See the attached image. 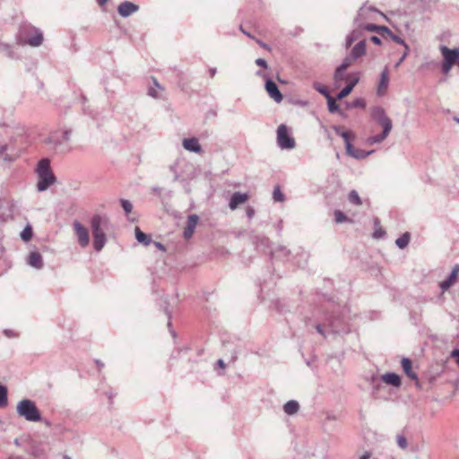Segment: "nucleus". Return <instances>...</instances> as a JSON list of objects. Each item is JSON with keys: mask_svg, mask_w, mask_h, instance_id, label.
I'll return each mask as SVG.
<instances>
[{"mask_svg": "<svg viewBox=\"0 0 459 459\" xmlns=\"http://www.w3.org/2000/svg\"><path fill=\"white\" fill-rule=\"evenodd\" d=\"M148 95L154 98V99H158L160 96L158 94V91L155 88H152L151 87L148 91Z\"/></svg>", "mask_w": 459, "mask_h": 459, "instance_id": "603ef678", "label": "nucleus"}, {"mask_svg": "<svg viewBox=\"0 0 459 459\" xmlns=\"http://www.w3.org/2000/svg\"><path fill=\"white\" fill-rule=\"evenodd\" d=\"M348 199H349L350 203L352 204H355L358 206L362 204V201L356 190H351L350 192Z\"/></svg>", "mask_w": 459, "mask_h": 459, "instance_id": "f704fd0d", "label": "nucleus"}, {"mask_svg": "<svg viewBox=\"0 0 459 459\" xmlns=\"http://www.w3.org/2000/svg\"><path fill=\"white\" fill-rule=\"evenodd\" d=\"M388 37L393 40L394 41L395 43L397 44H400L402 46L404 47L405 49H407V51L410 50L409 48V46L406 44V42L399 36L394 34L392 31H391V34H388Z\"/></svg>", "mask_w": 459, "mask_h": 459, "instance_id": "58836bf2", "label": "nucleus"}, {"mask_svg": "<svg viewBox=\"0 0 459 459\" xmlns=\"http://www.w3.org/2000/svg\"><path fill=\"white\" fill-rule=\"evenodd\" d=\"M313 87L314 89L318 91L319 93H321L323 96L326 98H328L329 96H331V94L329 93V91L328 89L325 87V86H322L321 84H319L318 82H315L313 84Z\"/></svg>", "mask_w": 459, "mask_h": 459, "instance_id": "e433bc0d", "label": "nucleus"}, {"mask_svg": "<svg viewBox=\"0 0 459 459\" xmlns=\"http://www.w3.org/2000/svg\"><path fill=\"white\" fill-rule=\"evenodd\" d=\"M248 199V195L246 193L235 192L230 200L229 206L230 210H235L238 205L245 204Z\"/></svg>", "mask_w": 459, "mask_h": 459, "instance_id": "dca6fc26", "label": "nucleus"}, {"mask_svg": "<svg viewBox=\"0 0 459 459\" xmlns=\"http://www.w3.org/2000/svg\"><path fill=\"white\" fill-rule=\"evenodd\" d=\"M121 205L125 211V212L126 214L130 213L132 212V209H133V204H131L130 201L128 200H126V199H122L121 200Z\"/></svg>", "mask_w": 459, "mask_h": 459, "instance_id": "c03bdc74", "label": "nucleus"}, {"mask_svg": "<svg viewBox=\"0 0 459 459\" xmlns=\"http://www.w3.org/2000/svg\"><path fill=\"white\" fill-rule=\"evenodd\" d=\"M277 143L282 150H290L296 145L294 138L290 136L287 126L283 124L279 126L277 129Z\"/></svg>", "mask_w": 459, "mask_h": 459, "instance_id": "0eeeda50", "label": "nucleus"}, {"mask_svg": "<svg viewBox=\"0 0 459 459\" xmlns=\"http://www.w3.org/2000/svg\"><path fill=\"white\" fill-rule=\"evenodd\" d=\"M366 30L371 32H377L383 38L388 37V34H391V30L388 27L384 25H376V24H368L366 26Z\"/></svg>", "mask_w": 459, "mask_h": 459, "instance_id": "5701e85b", "label": "nucleus"}, {"mask_svg": "<svg viewBox=\"0 0 459 459\" xmlns=\"http://www.w3.org/2000/svg\"><path fill=\"white\" fill-rule=\"evenodd\" d=\"M165 313L169 317L168 327L170 328L171 327V313L167 308L165 309Z\"/></svg>", "mask_w": 459, "mask_h": 459, "instance_id": "bf43d9fd", "label": "nucleus"}, {"mask_svg": "<svg viewBox=\"0 0 459 459\" xmlns=\"http://www.w3.org/2000/svg\"><path fill=\"white\" fill-rule=\"evenodd\" d=\"M256 42H257V43H258V44H259L263 48L267 49V50H270V49H271V48H270V47H269L266 43H264V42L261 41L260 39H256Z\"/></svg>", "mask_w": 459, "mask_h": 459, "instance_id": "13d9d810", "label": "nucleus"}, {"mask_svg": "<svg viewBox=\"0 0 459 459\" xmlns=\"http://www.w3.org/2000/svg\"><path fill=\"white\" fill-rule=\"evenodd\" d=\"M346 152L349 156L357 159V160H362L367 158L368 155L373 153L374 151L365 152L360 149H355L351 142H347Z\"/></svg>", "mask_w": 459, "mask_h": 459, "instance_id": "2eb2a0df", "label": "nucleus"}, {"mask_svg": "<svg viewBox=\"0 0 459 459\" xmlns=\"http://www.w3.org/2000/svg\"><path fill=\"white\" fill-rule=\"evenodd\" d=\"M299 409V403L294 400H290V401L287 402L283 406L284 412L288 415H293V414L297 413Z\"/></svg>", "mask_w": 459, "mask_h": 459, "instance_id": "bb28decb", "label": "nucleus"}, {"mask_svg": "<svg viewBox=\"0 0 459 459\" xmlns=\"http://www.w3.org/2000/svg\"><path fill=\"white\" fill-rule=\"evenodd\" d=\"M369 457H370V454L366 453V454L362 455L359 457V459H369Z\"/></svg>", "mask_w": 459, "mask_h": 459, "instance_id": "e2e57ef3", "label": "nucleus"}, {"mask_svg": "<svg viewBox=\"0 0 459 459\" xmlns=\"http://www.w3.org/2000/svg\"><path fill=\"white\" fill-rule=\"evenodd\" d=\"M334 215H335V221L337 223H342L348 220L347 216L341 211H336Z\"/></svg>", "mask_w": 459, "mask_h": 459, "instance_id": "de8ad7c7", "label": "nucleus"}, {"mask_svg": "<svg viewBox=\"0 0 459 459\" xmlns=\"http://www.w3.org/2000/svg\"><path fill=\"white\" fill-rule=\"evenodd\" d=\"M370 40L376 45H381L382 41L378 36H371Z\"/></svg>", "mask_w": 459, "mask_h": 459, "instance_id": "6e6d98bb", "label": "nucleus"}, {"mask_svg": "<svg viewBox=\"0 0 459 459\" xmlns=\"http://www.w3.org/2000/svg\"><path fill=\"white\" fill-rule=\"evenodd\" d=\"M273 198L275 202H282L284 200V195L278 186L273 190Z\"/></svg>", "mask_w": 459, "mask_h": 459, "instance_id": "79ce46f5", "label": "nucleus"}, {"mask_svg": "<svg viewBox=\"0 0 459 459\" xmlns=\"http://www.w3.org/2000/svg\"><path fill=\"white\" fill-rule=\"evenodd\" d=\"M382 380L393 386L398 387L401 385V377L396 373L389 372L382 376Z\"/></svg>", "mask_w": 459, "mask_h": 459, "instance_id": "b1692460", "label": "nucleus"}, {"mask_svg": "<svg viewBox=\"0 0 459 459\" xmlns=\"http://www.w3.org/2000/svg\"><path fill=\"white\" fill-rule=\"evenodd\" d=\"M410 233L408 232H405L404 234H403L400 238H398L395 241V244L397 245V247L401 249L406 247L409 244V241H410Z\"/></svg>", "mask_w": 459, "mask_h": 459, "instance_id": "c756f323", "label": "nucleus"}, {"mask_svg": "<svg viewBox=\"0 0 459 459\" xmlns=\"http://www.w3.org/2000/svg\"><path fill=\"white\" fill-rule=\"evenodd\" d=\"M457 277V270H453L448 278L440 283V288L443 291L447 290L454 283Z\"/></svg>", "mask_w": 459, "mask_h": 459, "instance_id": "cd10ccee", "label": "nucleus"}, {"mask_svg": "<svg viewBox=\"0 0 459 459\" xmlns=\"http://www.w3.org/2000/svg\"><path fill=\"white\" fill-rule=\"evenodd\" d=\"M135 238L138 242L144 246H148L152 242L151 236L143 233L138 227L135 228Z\"/></svg>", "mask_w": 459, "mask_h": 459, "instance_id": "c85d7f7f", "label": "nucleus"}, {"mask_svg": "<svg viewBox=\"0 0 459 459\" xmlns=\"http://www.w3.org/2000/svg\"><path fill=\"white\" fill-rule=\"evenodd\" d=\"M327 104H328V109L331 113H335L340 110L339 105L336 103V100L332 97L329 96L326 98Z\"/></svg>", "mask_w": 459, "mask_h": 459, "instance_id": "c9c22d12", "label": "nucleus"}, {"mask_svg": "<svg viewBox=\"0 0 459 459\" xmlns=\"http://www.w3.org/2000/svg\"><path fill=\"white\" fill-rule=\"evenodd\" d=\"M0 50L4 52L5 55L10 58H18V56L12 49L11 46L6 43H0Z\"/></svg>", "mask_w": 459, "mask_h": 459, "instance_id": "473e14b6", "label": "nucleus"}, {"mask_svg": "<svg viewBox=\"0 0 459 459\" xmlns=\"http://www.w3.org/2000/svg\"><path fill=\"white\" fill-rule=\"evenodd\" d=\"M345 71L344 69H341V66H338L334 72V74H333V79L335 81V82H339L341 81H343V80H349L350 78H351L350 75L348 76H345Z\"/></svg>", "mask_w": 459, "mask_h": 459, "instance_id": "2f4dec72", "label": "nucleus"}, {"mask_svg": "<svg viewBox=\"0 0 459 459\" xmlns=\"http://www.w3.org/2000/svg\"><path fill=\"white\" fill-rule=\"evenodd\" d=\"M8 149V146L6 144L0 145V159H2L4 161L11 160V157L6 153V151Z\"/></svg>", "mask_w": 459, "mask_h": 459, "instance_id": "37998d69", "label": "nucleus"}, {"mask_svg": "<svg viewBox=\"0 0 459 459\" xmlns=\"http://www.w3.org/2000/svg\"><path fill=\"white\" fill-rule=\"evenodd\" d=\"M8 403V391L7 388L0 385V408L5 407Z\"/></svg>", "mask_w": 459, "mask_h": 459, "instance_id": "7c9ffc66", "label": "nucleus"}, {"mask_svg": "<svg viewBox=\"0 0 459 459\" xmlns=\"http://www.w3.org/2000/svg\"><path fill=\"white\" fill-rule=\"evenodd\" d=\"M73 227L78 240V244L82 247H86L90 243V235L88 229L78 221H74Z\"/></svg>", "mask_w": 459, "mask_h": 459, "instance_id": "1a4fd4ad", "label": "nucleus"}, {"mask_svg": "<svg viewBox=\"0 0 459 459\" xmlns=\"http://www.w3.org/2000/svg\"><path fill=\"white\" fill-rule=\"evenodd\" d=\"M273 254L279 256L288 257L290 254V251L283 246H279L274 251Z\"/></svg>", "mask_w": 459, "mask_h": 459, "instance_id": "ea45409f", "label": "nucleus"}, {"mask_svg": "<svg viewBox=\"0 0 459 459\" xmlns=\"http://www.w3.org/2000/svg\"><path fill=\"white\" fill-rule=\"evenodd\" d=\"M32 237V230L30 226H27L21 233V238L24 240V241H28Z\"/></svg>", "mask_w": 459, "mask_h": 459, "instance_id": "a19ab883", "label": "nucleus"}, {"mask_svg": "<svg viewBox=\"0 0 459 459\" xmlns=\"http://www.w3.org/2000/svg\"><path fill=\"white\" fill-rule=\"evenodd\" d=\"M371 118L383 127V131L380 134L370 136L367 139L366 143L369 145L380 143L387 138L392 128V120L387 117L385 109L381 107H374L370 111Z\"/></svg>", "mask_w": 459, "mask_h": 459, "instance_id": "f257e3e1", "label": "nucleus"}, {"mask_svg": "<svg viewBox=\"0 0 459 459\" xmlns=\"http://www.w3.org/2000/svg\"><path fill=\"white\" fill-rule=\"evenodd\" d=\"M96 364L99 366V368H103L104 364L100 360H96Z\"/></svg>", "mask_w": 459, "mask_h": 459, "instance_id": "774afa93", "label": "nucleus"}, {"mask_svg": "<svg viewBox=\"0 0 459 459\" xmlns=\"http://www.w3.org/2000/svg\"><path fill=\"white\" fill-rule=\"evenodd\" d=\"M255 215V210L252 208V207H248L247 209V216L249 218V219H252Z\"/></svg>", "mask_w": 459, "mask_h": 459, "instance_id": "4d7b16f0", "label": "nucleus"}, {"mask_svg": "<svg viewBox=\"0 0 459 459\" xmlns=\"http://www.w3.org/2000/svg\"><path fill=\"white\" fill-rule=\"evenodd\" d=\"M401 364H402L404 373L407 375L408 377H410L411 379H413V380L418 379L417 374L415 372H413L411 369V361L408 358H403L402 359Z\"/></svg>", "mask_w": 459, "mask_h": 459, "instance_id": "393cba45", "label": "nucleus"}, {"mask_svg": "<svg viewBox=\"0 0 459 459\" xmlns=\"http://www.w3.org/2000/svg\"><path fill=\"white\" fill-rule=\"evenodd\" d=\"M379 224H380L379 220L377 218H376L374 220V225H375L376 230H375V232L373 234V237L375 238H382L385 235V231L382 229L378 228Z\"/></svg>", "mask_w": 459, "mask_h": 459, "instance_id": "4c0bfd02", "label": "nucleus"}, {"mask_svg": "<svg viewBox=\"0 0 459 459\" xmlns=\"http://www.w3.org/2000/svg\"><path fill=\"white\" fill-rule=\"evenodd\" d=\"M96 1L100 5H104L108 3V0H96Z\"/></svg>", "mask_w": 459, "mask_h": 459, "instance_id": "69168bd1", "label": "nucleus"}, {"mask_svg": "<svg viewBox=\"0 0 459 459\" xmlns=\"http://www.w3.org/2000/svg\"><path fill=\"white\" fill-rule=\"evenodd\" d=\"M139 10V6L132 2H122L118 7L117 12L120 16L126 18Z\"/></svg>", "mask_w": 459, "mask_h": 459, "instance_id": "f8f14e48", "label": "nucleus"}, {"mask_svg": "<svg viewBox=\"0 0 459 459\" xmlns=\"http://www.w3.org/2000/svg\"><path fill=\"white\" fill-rule=\"evenodd\" d=\"M366 54V41L364 39L359 41L351 50V58L355 61Z\"/></svg>", "mask_w": 459, "mask_h": 459, "instance_id": "aec40b11", "label": "nucleus"}, {"mask_svg": "<svg viewBox=\"0 0 459 459\" xmlns=\"http://www.w3.org/2000/svg\"><path fill=\"white\" fill-rule=\"evenodd\" d=\"M389 78H388V70L387 67H385L381 74H380V80L377 87V93L378 96H382L385 94L387 87H388Z\"/></svg>", "mask_w": 459, "mask_h": 459, "instance_id": "412c9836", "label": "nucleus"}, {"mask_svg": "<svg viewBox=\"0 0 459 459\" xmlns=\"http://www.w3.org/2000/svg\"><path fill=\"white\" fill-rule=\"evenodd\" d=\"M16 411L20 417L24 418L28 421L38 422L41 420V414L32 400L23 399L20 401Z\"/></svg>", "mask_w": 459, "mask_h": 459, "instance_id": "39448f33", "label": "nucleus"}, {"mask_svg": "<svg viewBox=\"0 0 459 459\" xmlns=\"http://www.w3.org/2000/svg\"><path fill=\"white\" fill-rule=\"evenodd\" d=\"M439 50L443 56L441 70L443 74H447L459 57V48L451 49L445 45H441Z\"/></svg>", "mask_w": 459, "mask_h": 459, "instance_id": "423d86ee", "label": "nucleus"}, {"mask_svg": "<svg viewBox=\"0 0 459 459\" xmlns=\"http://www.w3.org/2000/svg\"><path fill=\"white\" fill-rule=\"evenodd\" d=\"M70 135H71V131L70 130H65L62 134V139L59 138V136L57 135V133H54V134H51L45 140V143H50V144H55V145L61 144V143H63L65 142H68L70 140Z\"/></svg>", "mask_w": 459, "mask_h": 459, "instance_id": "f3484780", "label": "nucleus"}, {"mask_svg": "<svg viewBox=\"0 0 459 459\" xmlns=\"http://www.w3.org/2000/svg\"><path fill=\"white\" fill-rule=\"evenodd\" d=\"M217 364H218V366H219L220 368H225V363H224V361H223L222 359H218Z\"/></svg>", "mask_w": 459, "mask_h": 459, "instance_id": "052dcab7", "label": "nucleus"}, {"mask_svg": "<svg viewBox=\"0 0 459 459\" xmlns=\"http://www.w3.org/2000/svg\"><path fill=\"white\" fill-rule=\"evenodd\" d=\"M108 220L100 215H94L91 220V228L93 237V247L97 252H100L107 242L105 234V228L107 227Z\"/></svg>", "mask_w": 459, "mask_h": 459, "instance_id": "7ed1b4c3", "label": "nucleus"}, {"mask_svg": "<svg viewBox=\"0 0 459 459\" xmlns=\"http://www.w3.org/2000/svg\"><path fill=\"white\" fill-rule=\"evenodd\" d=\"M265 90L268 93V95L277 103H280L283 96L281 92L280 91L277 84L272 81L271 79H267L265 82Z\"/></svg>", "mask_w": 459, "mask_h": 459, "instance_id": "9d476101", "label": "nucleus"}, {"mask_svg": "<svg viewBox=\"0 0 459 459\" xmlns=\"http://www.w3.org/2000/svg\"><path fill=\"white\" fill-rule=\"evenodd\" d=\"M366 103L363 99H357L349 104V108H365Z\"/></svg>", "mask_w": 459, "mask_h": 459, "instance_id": "49530a36", "label": "nucleus"}, {"mask_svg": "<svg viewBox=\"0 0 459 459\" xmlns=\"http://www.w3.org/2000/svg\"><path fill=\"white\" fill-rule=\"evenodd\" d=\"M349 83L337 94L336 99L337 100H342L346 96H348L353 90V88L356 86V84L359 82V77H351L349 80Z\"/></svg>", "mask_w": 459, "mask_h": 459, "instance_id": "4be33fe9", "label": "nucleus"}, {"mask_svg": "<svg viewBox=\"0 0 459 459\" xmlns=\"http://www.w3.org/2000/svg\"><path fill=\"white\" fill-rule=\"evenodd\" d=\"M451 357L456 359V364L459 366V349H455L451 352Z\"/></svg>", "mask_w": 459, "mask_h": 459, "instance_id": "5fc2aeb1", "label": "nucleus"}, {"mask_svg": "<svg viewBox=\"0 0 459 459\" xmlns=\"http://www.w3.org/2000/svg\"><path fill=\"white\" fill-rule=\"evenodd\" d=\"M0 50L4 52L5 55L10 58H18V56L12 49L11 46L6 43H0Z\"/></svg>", "mask_w": 459, "mask_h": 459, "instance_id": "72a5a7b5", "label": "nucleus"}, {"mask_svg": "<svg viewBox=\"0 0 459 459\" xmlns=\"http://www.w3.org/2000/svg\"><path fill=\"white\" fill-rule=\"evenodd\" d=\"M408 53H409V51H407V49H405L403 56L401 57H399V60L395 63L394 68H398L401 65V64L404 61V59L408 56Z\"/></svg>", "mask_w": 459, "mask_h": 459, "instance_id": "3c124183", "label": "nucleus"}, {"mask_svg": "<svg viewBox=\"0 0 459 459\" xmlns=\"http://www.w3.org/2000/svg\"><path fill=\"white\" fill-rule=\"evenodd\" d=\"M153 84L155 87L161 89L160 84L158 82V81L155 78H153Z\"/></svg>", "mask_w": 459, "mask_h": 459, "instance_id": "0e129e2a", "label": "nucleus"}, {"mask_svg": "<svg viewBox=\"0 0 459 459\" xmlns=\"http://www.w3.org/2000/svg\"><path fill=\"white\" fill-rule=\"evenodd\" d=\"M209 73H210L211 77H213L216 74V68H211L209 70Z\"/></svg>", "mask_w": 459, "mask_h": 459, "instance_id": "680f3d73", "label": "nucleus"}, {"mask_svg": "<svg viewBox=\"0 0 459 459\" xmlns=\"http://www.w3.org/2000/svg\"><path fill=\"white\" fill-rule=\"evenodd\" d=\"M380 13V12L373 6H368L367 4L362 5L359 9L358 13L353 20V24H357L360 27L362 26L366 30V26L371 24L370 22H368V21L371 20V13Z\"/></svg>", "mask_w": 459, "mask_h": 459, "instance_id": "6e6552de", "label": "nucleus"}, {"mask_svg": "<svg viewBox=\"0 0 459 459\" xmlns=\"http://www.w3.org/2000/svg\"><path fill=\"white\" fill-rule=\"evenodd\" d=\"M255 64L264 68H267V62L264 58H257Z\"/></svg>", "mask_w": 459, "mask_h": 459, "instance_id": "864d4df0", "label": "nucleus"}, {"mask_svg": "<svg viewBox=\"0 0 459 459\" xmlns=\"http://www.w3.org/2000/svg\"><path fill=\"white\" fill-rule=\"evenodd\" d=\"M353 30L346 36L345 39V48H349L354 41L362 38L363 31L366 30L364 27L358 26L357 24H353Z\"/></svg>", "mask_w": 459, "mask_h": 459, "instance_id": "ddd939ff", "label": "nucleus"}, {"mask_svg": "<svg viewBox=\"0 0 459 459\" xmlns=\"http://www.w3.org/2000/svg\"><path fill=\"white\" fill-rule=\"evenodd\" d=\"M30 30L34 32V35L29 39H27L24 41H22L21 39H18L19 44H27L31 47H39L43 42V34L40 30L36 29L34 27H30Z\"/></svg>", "mask_w": 459, "mask_h": 459, "instance_id": "9b49d317", "label": "nucleus"}, {"mask_svg": "<svg viewBox=\"0 0 459 459\" xmlns=\"http://www.w3.org/2000/svg\"><path fill=\"white\" fill-rule=\"evenodd\" d=\"M27 263L30 266L38 270L42 269L44 265L42 255L37 251L30 253Z\"/></svg>", "mask_w": 459, "mask_h": 459, "instance_id": "a211bd4d", "label": "nucleus"}, {"mask_svg": "<svg viewBox=\"0 0 459 459\" xmlns=\"http://www.w3.org/2000/svg\"><path fill=\"white\" fill-rule=\"evenodd\" d=\"M397 445L400 448L405 449L408 446L407 439L404 436H397Z\"/></svg>", "mask_w": 459, "mask_h": 459, "instance_id": "09e8293b", "label": "nucleus"}, {"mask_svg": "<svg viewBox=\"0 0 459 459\" xmlns=\"http://www.w3.org/2000/svg\"><path fill=\"white\" fill-rule=\"evenodd\" d=\"M36 171L39 177L37 184L38 191H46L56 182V177L51 170L50 161L48 159H41L38 163Z\"/></svg>", "mask_w": 459, "mask_h": 459, "instance_id": "20e7f679", "label": "nucleus"}, {"mask_svg": "<svg viewBox=\"0 0 459 459\" xmlns=\"http://www.w3.org/2000/svg\"><path fill=\"white\" fill-rule=\"evenodd\" d=\"M333 131L341 136L345 143V147L347 146V142H351L352 139L355 138V134L351 132L343 131L341 126H334L333 127Z\"/></svg>", "mask_w": 459, "mask_h": 459, "instance_id": "a878e982", "label": "nucleus"}, {"mask_svg": "<svg viewBox=\"0 0 459 459\" xmlns=\"http://www.w3.org/2000/svg\"><path fill=\"white\" fill-rule=\"evenodd\" d=\"M183 147L189 152L200 153L202 152V147L199 144V142L196 138H185L182 142Z\"/></svg>", "mask_w": 459, "mask_h": 459, "instance_id": "6ab92c4d", "label": "nucleus"}, {"mask_svg": "<svg viewBox=\"0 0 459 459\" xmlns=\"http://www.w3.org/2000/svg\"><path fill=\"white\" fill-rule=\"evenodd\" d=\"M198 221L199 217L196 214H191L188 216L186 228L183 231V236L186 239L192 238Z\"/></svg>", "mask_w": 459, "mask_h": 459, "instance_id": "4468645a", "label": "nucleus"}, {"mask_svg": "<svg viewBox=\"0 0 459 459\" xmlns=\"http://www.w3.org/2000/svg\"><path fill=\"white\" fill-rule=\"evenodd\" d=\"M324 325L316 324V330L323 337L328 334H342L350 332L347 323L339 316L331 315L325 319Z\"/></svg>", "mask_w": 459, "mask_h": 459, "instance_id": "f03ea898", "label": "nucleus"}, {"mask_svg": "<svg viewBox=\"0 0 459 459\" xmlns=\"http://www.w3.org/2000/svg\"><path fill=\"white\" fill-rule=\"evenodd\" d=\"M155 246H156L159 249H160V250H164V246H163L162 244H160V243H159V242H156V243H155Z\"/></svg>", "mask_w": 459, "mask_h": 459, "instance_id": "338daca9", "label": "nucleus"}, {"mask_svg": "<svg viewBox=\"0 0 459 459\" xmlns=\"http://www.w3.org/2000/svg\"><path fill=\"white\" fill-rule=\"evenodd\" d=\"M355 60L353 58H351V56L348 55L343 59L342 63L339 65L341 66V69L347 70V68L354 62Z\"/></svg>", "mask_w": 459, "mask_h": 459, "instance_id": "a18cd8bd", "label": "nucleus"}, {"mask_svg": "<svg viewBox=\"0 0 459 459\" xmlns=\"http://www.w3.org/2000/svg\"><path fill=\"white\" fill-rule=\"evenodd\" d=\"M177 167H178V162H174L173 164H171L169 167V170L174 174V181L178 180V178H179V175L177 171Z\"/></svg>", "mask_w": 459, "mask_h": 459, "instance_id": "8fccbe9b", "label": "nucleus"}]
</instances>
